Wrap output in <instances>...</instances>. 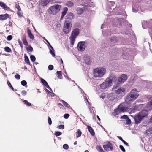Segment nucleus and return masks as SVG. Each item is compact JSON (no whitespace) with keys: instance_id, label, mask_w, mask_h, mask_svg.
<instances>
[{"instance_id":"56","label":"nucleus","mask_w":152,"mask_h":152,"mask_svg":"<svg viewBox=\"0 0 152 152\" xmlns=\"http://www.w3.org/2000/svg\"><path fill=\"white\" fill-rule=\"evenodd\" d=\"M18 43H19V45H20V46L21 47V48H22L23 47V45H22L21 42L20 40V39H19L18 40Z\"/></svg>"},{"instance_id":"41","label":"nucleus","mask_w":152,"mask_h":152,"mask_svg":"<svg viewBox=\"0 0 152 152\" xmlns=\"http://www.w3.org/2000/svg\"><path fill=\"white\" fill-rule=\"evenodd\" d=\"M126 124H129L131 123V120L129 119V118L126 120Z\"/></svg>"},{"instance_id":"5","label":"nucleus","mask_w":152,"mask_h":152,"mask_svg":"<svg viewBox=\"0 0 152 152\" xmlns=\"http://www.w3.org/2000/svg\"><path fill=\"white\" fill-rule=\"evenodd\" d=\"M124 103L121 104L118 106L117 109L115 110L114 113L116 115H118L123 112H126L127 110V107L124 106Z\"/></svg>"},{"instance_id":"37","label":"nucleus","mask_w":152,"mask_h":152,"mask_svg":"<svg viewBox=\"0 0 152 152\" xmlns=\"http://www.w3.org/2000/svg\"><path fill=\"white\" fill-rule=\"evenodd\" d=\"M30 59L33 62H34L36 60V58L33 55L30 56Z\"/></svg>"},{"instance_id":"17","label":"nucleus","mask_w":152,"mask_h":152,"mask_svg":"<svg viewBox=\"0 0 152 152\" xmlns=\"http://www.w3.org/2000/svg\"><path fill=\"white\" fill-rule=\"evenodd\" d=\"M9 16V15L7 14H5L4 15H0V20H3L7 19Z\"/></svg>"},{"instance_id":"28","label":"nucleus","mask_w":152,"mask_h":152,"mask_svg":"<svg viewBox=\"0 0 152 152\" xmlns=\"http://www.w3.org/2000/svg\"><path fill=\"white\" fill-rule=\"evenodd\" d=\"M24 58L25 61L26 63L27 64H28L29 65H30V62H29L28 58L25 54H24Z\"/></svg>"},{"instance_id":"53","label":"nucleus","mask_w":152,"mask_h":152,"mask_svg":"<svg viewBox=\"0 0 152 152\" xmlns=\"http://www.w3.org/2000/svg\"><path fill=\"white\" fill-rule=\"evenodd\" d=\"M44 40H45L46 41V42H47V43H48V44L49 45V46H50V47L51 48H52V50H53V47L49 43V42H48V41H47V40H46L45 38H44Z\"/></svg>"},{"instance_id":"35","label":"nucleus","mask_w":152,"mask_h":152,"mask_svg":"<svg viewBox=\"0 0 152 152\" xmlns=\"http://www.w3.org/2000/svg\"><path fill=\"white\" fill-rule=\"evenodd\" d=\"M41 83L45 86L46 85H47L48 83L43 78H41Z\"/></svg>"},{"instance_id":"1","label":"nucleus","mask_w":152,"mask_h":152,"mask_svg":"<svg viewBox=\"0 0 152 152\" xmlns=\"http://www.w3.org/2000/svg\"><path fill=\"white\" fill-rule=\"evenodd\" d=\"M139 96L138 91L136 89H133L131 91L130 93L127 95L125 99V102L129 104L134 101Z\"/></svg>"},{"instance_id":"49","label":"nucleus","mask_w":152,"mask_h":152,"mask_svg":"<svg viewBox=\"0 0 152 152\" xmlns=\"http://www.w3.org/2000/svg\"><path fill=\"white\" fill-rule=\"evenodd\" d=\"M48 69L49 70H52L53 69V66L52 65H49L48 66Z\"/></svg>"},{"instance_id":"44","label":"nucleus","mask_w":152,"mask_h":152,"mask_svg":"<svg viewBox=\"0 0 152 152\" xmlns=\"http://www.w3.org/2000/svg\"><path fill=\"white\" fill-rule=\"evenodd\" d=\"M63 148L65 149H67L69 148L68 145L67 144H65L63 145Z\"/></svg>"},{"instance_id":"25","label":"nucleus","mask_w":152,"mask_h":152,"mask_svg":"<svg viewBox=\"0 0 152 152\" xmlns=\"http://www.w3.org/2000/svg\"><path fill=\"white\" fill-rule=\"evenodd\" d=\"M143 104H137L135 106L134 108V109L137 110H139L141 109L143 107Z\"/></svg>"},{"instance_id":"39","label":"nucleus","mask_w":152,"mask_h":152,"mask_svg":"<svg viewBox=\"0 0 152 152\" xmlns=\"http://www.w3.org/2000/svg\"><path fill=\"white\" fill-rule=\"evenodd\" d=\"M62 134V133L61 132H56L55 133V135L56 136H58L60 135H61Z\"/></svg>"},{"instance_id":"21","label":"nucleus","mask_w":152,"mask_h":152,"mask_svg":"<svg viewBox=\"0 0 152 152\" xmlns=\"http://www.w3.org/2000/svg\"><path fill=\"white\" fill-rule=\"evenodd\" d=\"M24 45L26 46L28 45V43L26 39V36L25 35H23L22 39Z\"/></svg>"},{"instance_id":"24","label":"nucleus","mask_w":152,"mask_h":152,"mask_svg":"<svg viewBox=\"0 0 152 152\" xmlns=\"http://www.w3.org/2000/svg\"><path fill=\"white\" fill-rule=\"evenodd\" d=\"M76 37L73 36L71 35L69 37V39L70 40L71 44L72 45L75 41V39Z\"/></svg>"},{"instance_id":"14","label":"nucleus","mask_w":152,"mask_h":152,"mask_svg":"<svg viewBox=\"0 0 152 152\" xmlns=\"http://www.w3.org/2000/svg\"><path fill=\"white\" fill-rule=\"evenodd\" d=\"M0 6L5 10L8 11L10 9L3 2L0 1Z\"/></svg>"},{"instance_id":"18","label":"nucleus","mask_w":152,"mask_h":152,"mask_svg":"<svg viewBox=\"0 0 152 152\" xmlns=\"http://www.w3.org/2000/svg\"><path fill=\"white\" fill-rule=\"evenodd\" d=\"M146 107L148 111L152 110V100L148 103Z\"/></svg>"},{"instance_id":"19","label":"nucleus","mask_w":152,"mask_h":152,"mask_svg":"<svg viewBox=\"0 0 152 152\" xmlns=\"http://www.w3.org/2000/svg\"><path fill=\"white\" fill-rule=\"evenodd\" d=\"M68 10L67 7H65L63 9V11L62 12L61 16V19H62L63 18L65 15Z\"/></svg>"},{"instance_id":"27","label":"nucleus","mask_w":152,"mask_h":152,"mask_svg":"<svg viewBox=\"0 0 152 152\" xmlns=\"http://www.w3.org/2000/svg\"><path fill=\"white\" fill-rule=\"evenodd\" d=\"M84 8H77L76 9L77 13L79 15L81 14L83 12Z\"/></svg>"},{"instance_id":"46","label":"nucleus","mask_w":152,"mask_h":152,"mask_svg":"<svg viewBox=\"0 0 152 152\" xmlns=\"http://www.w3.org/2000/svg\"><path fill=\"white\" fill-rule=\"evenodd\" d=\"M15 78L18 80H19L20 79V76L18 74H17L15 76Z\"/></svg>"},{"instance_id":"6","label":"nucleus","mask_w":152,"mask_h":152,"mask_svg":"<svg viewBox=\"0 0 152 152\" xmlns=\"http://www.w3.org/2000/svg\"><path fill=\"white\" fill-rule=\"evenodd\" d=\"M72 24L70 21H68L67 20H65L63 28V32L65 34H67L71 31Z\"/></svg>"},{"instance_id":"4","label":"nucleus","mask_w":152,"mask_h":152,"mask_svg":"<svg viewBox=\"0 0 152 152\" xmlns=\"http://www.w3.org/2000/svg\"><path fill=\"white\" fill-rule=\"evenodd\" d=\"M112 79L110 77L107 79L105 81L102 83L100 85L101 88L103 89H105L111 86L112 85Z\"/></svg>"},{"instance_id":"3","label":"nucleus","mask_w":152,"mask_h":152,"mask_svg":"<svg viewBox=\"0 0 152 152\" xmlns=\"http://www.w3.org/2000/svg\"><path fill=\"white\" fill-rule=\"evenodd\" d=\"M61 8V5H56L50 7L48 10L49 13L55 15L57 13Z\"/></svg>"},{"instance_id":"59","label":"nucleus","mask_w":152,"mask_h":152,"mask_svg":"<svg viewBox=\"0 0 152 152\" xmlns=\"http://www.w3.org/2000/svg\"><path fill=\"white\" fill-rule=\"evenodd\" d=\"M21 93L22 94L24 95H25L26 94V92L24 90L23 91H22Z\"/></svg>"},{"instance_id":"58","label":"nucleus","mask_w":152,"mask_h":152,"mask_svg":"<svg viewBox=\"0 0 152 152\" xmlns=\"http://www.w3.org/2000/svg\"><path fill=\"white\" fill-rule=\"evenodd\" d=\"M46 87H47L48 88L50 89L51 91H52V90L50 88L49 86L48 85V84H47V85L45 86Z\"/></svg>"},{"instance_id":"54","label":"nucleus","mask_w":152,"mask_h":152,"mask_svg":"<svg viewBox=\"0 0 152 152\" xmlns=\"http://www.w3.org/2000/svg\"><path fill=\"white\" fill-rule=\"evenodd\" d=\"M58 127L59 129H63L64 128V125H61L58 126Z\"/></svg>"},{"instance_id":"60","label":"nucleus","mask_w":152,"mask_h":152,"mask_svg":"<svg viewBox=\"0 0 152 152\" xmlns=\"http://www.w3.org/2000/svg\"><path fill=\"white\" fill-rule=\"evenodd\" d=\"M117 137L121 141H122L124 140L122 139V137L120 136H117Z\"/></svg>"},{"instance_id":"16","label":"nucleus","mask_w":152,"mask_h":152,"mask_svg":"<svg viewBox=\"0 0 152 152\" xmlns=\"http://www.w3.org/2000/svg\"><path fill=\"white\" fill-rule=\"evenodd\" d=\"M79 34V30L77 28H76L74 30L72 33L71 35L76 37Z\"/></svg>"},{"instance_id":"2","label":"nucleus","mask_w":152,"mask_h":152,"mask_svg":"<svg viewBox=\"0 0 152 152\" xmlns=\"http://www.w3.org/2000/svg\"><path fill=\"white\" fill-rule=\"evenodd\" d=\"M106 72L105 69L102 67H99L95 69L94 72V75L95 77H102Z\"/></svg>"},{"instance_id":"26","label":"nucleus","mask_w":152,"mask_h":152,"mask_svg":"<svg viewBox=\"0 0 152 152\" xmlns=\"http://www.w3.org/2000/svg\"><path fill=\"white\" fill-rule=\"evenodd\" d=\"M73 5V2L71 1H68L66 3V5L69 7H72Z\"/></svg>"},{"instance_id":"34","label":"nucleus","mask_w":152,"mask_h":152,"mask_svg":"<svg viewBox=\"0 0 152 152\" xmlns=\"http://www.w3.org/2000/svg\"><path fill=\"white\" fill-rule=\"evenodd\" d=\"M23 102L24 104H26L27 106H29L31 105V104L28 102L27 100H23Z\"/></svg>"},{"instance_id":"42","label":"nucleus","mask_w":152,"mask_h":152,"mask_svg":"<svg viewBox=\"0 0 152 152\" xmlns=\"http://www.w3.org/2000/svg\"><path fill=\"white\" fill-rule=\"evenodd\" d=\"M119 148L123 152H125V150L123 146L120 145L119 146Z\"/></svg>"},{"instance_id":"22","label":"nucleus","mask_w":152,"mask_h":152,"mask_svg":"<svg viewBox=\"0 0 152 152\" xmlns=\"http://www.w3.org/2000/svg\"><path fill=\"white\" fill-rule=\"evenodd\" d=\"M28 34L29 37L31 39H33L34 38V36L31 33V30L28 28Z\"/></svg>"},{"instance_id":"10","label":"nucleus","mask_w":152,"mask_h":152,"mask_svg":"<svg viewBox=\"0 0 152 152\" xmlns=\"http://www.w3.org/2000/svg\"><path fill=\"white\" fill-rule=\"evenodd\" d=\"M127 79V76L125 74H123L118 78V80L120 83H122L125 81Z\"/></svg>"},{"instance_id":"23","label":"nucleus","mask_w":152,"mask_h":152,"mask_svg":"<svg viewBox=\"0 0 152 152\" xmlns=\"http://www.w3.org/2000/svg\"><path fill=\"white\" fill-rule=\"evenodd\" d=\"M108 98L110 100H113L115 98V96L113 93L109 94L107 95Z\"/></svg>"},{"instance_id":"62","label":"nucleus","mask_w":152,"mask_h":152,"mask_svg":"<svg viewBox=\"0 0 152 152\" xmlns=\"http://www.w3.org/2000/svg\"><path fill=\"white\" fill-rule=\"evenodd\" d=\"M58 104L60 108L63 107V105L61 103H58Z\"/></svg>"},{"instance_id":"48","label":"nucleus","mask_w":152,"mask_h":152,"mask_svg":"<svg viewBox=\"0 0 152 152\" xmlns=\"http://www.w3.org/2000/svg\"><path fill=\"white\" fill-rule=\"evenodd\" d=\"M7 84L8 86L10 88L12 89V90H13L14 88L12 86L10 83V82L9 81H7Z\"/></svg>"},{"instance_id":"38","label":"nucleus","mask_w":152,"mask_h":152,"mask_svg":"<svg viewBox=\"0 0 152 152\" xmlns=\"http://www.w3.org/2000/svg\"><path fill=\"white\" fill-rule=\"evenodd\" d=\"M4 49L5 51L7 52H10L11 51V49L8 47H6L4 48Z\"/></svg>"},{"instance_id":"51","label":"nucleus","mask_w":152,"mask_h":152,"mask_svg":"<svg viewBox=\"0 0 152 152\" xmlns=\"http://www.w3.org/2000/svg\"><path fill=\"white\" fill-rule=\"evenodd\" d=\"M21 11H18L17 12V14L20 17H21L22 16V15L21 13L20 12Z\"/></svg>"},{"instance_id":"12","label":"nucleus","mask_w":152,"mask_h":152,"mask_svg":"<svg viewBox=\"0 0 152 152\" xmlns=\"http://www.w3.org/2000/svg\"><path fill=\"white\" fill-rule=\"evenodd\" d=\"M142 118L138 114L134 117L135 123L136 124L140 123Z\"/></svg>"},{"instance_id":"11","label":"nucleus","mask_w":152,"mask_h":152,"mask_svg":"<svg viewBox=\"0 0 152 152\" xmlns=\"http://www.w3.org/2000/svg\"><path fill=\"white\" fill-rule=\"evenodd\" d=\"M84 60L86 63L88 65L90 64L91 63V61L89 56L85 55L84 56Z\"/></svg>"},{"instance_id":"40","label":"nucleus","mask_w":152,"mask_h":152,"mask_svg":"<svg viewBox=\"0 0 152 152\" xmlns=\"http://www.w3.org/2000/svg\"><path fill=\"white\" fill-rule=\"evenodd\" d=\"M27 84L25 80H23L21 82V84L23 86H25Z\"/></svg>"},{"instance_id":"50","label":"nucleus","mask_w":152,"mask_h":152,"mask_svg":"<svg viewBox=\"0 0 152 152\" xmlns=\"http://www.w3.org/2000/svg\"><path fill=\"white\" fill-rule=\"evenodd\" d=\"M12 35H9L7 37V39L8 41H10L12 39Z\"/></svg>"},{"instance_id":"55","label":"nucleus","mask_w":152,"mask_h":152,"mask_svg":"<svg viewBox=\"0 0 152 152\" xmlns=\"http://www.w3.org/2000/svg\"><path fill=\"white\" fill-rule=\"evenodd\" d=\"M128 118V117L126 115H124L122 116V117H121V118H123V119H125L126 120Z\"/></svg>"},{"instance_id":"45","label":"nucleus","mask_w":152,"mask_h":152,"mask_svg":"<svg viewBox=\"0 0 152 152\" xmlns=\"http://www.w3.org/2000/svg\"><path fill=\"white\" fill-rule=\"evenodd\" d=\"M48 122L49 125H50L52 124V122L51 118L49 117H48Z\"/></svg>"},{"instance_id":"13","label":"nucleus","mask_w":152,"mask_h":152,"mask_svg":"<svg viewBox=\"0 0 152 152\" xmlns=\"http://www.w3.org/2000/svg\"><path fill=\"white\" fill-rule=\"evenodd\" d=\"M139 114L142 118L144 117H146L148 115V110H142L140 112Z\"/></svg>"},{"instance_id":"64","label":"nucleus","mask_w":152,"mask_h":152,"mask_svg":"<svg viewBox=\"0 0 152 152\" xmlns=\"http://www.w3.org/2000/svg\"><path fill=\"white\" fill-rule=\"evenodd\" d=\"M150 121L152 123V116H151V118H150Z\"/></svg>"},{"instance_id":"20","label":"nucleus","mask_w":152,"mask_h":152,"mask_svg":"<svg viewBox=\"0 0 152 152\" xmlns=\"http://www.w3.org/2000/svg\"><path fill=\"white\" fill-rule=\"evenodd\" d=\"M87 127L91 134L92 136L94 135L95 133L94 131L93 130L92 128L89 125H88L87 126Z\"/></svg>"},{"instance_id":"8","label":"nucleus","mask_w":152,"mask_h":152,"mask_svg":"<svg viewBox=\"0 0 152 152\" xmlns=\"http://www.w3.org/2000/svg\"><path fill=\"white\" fill-rule=\"evenodd\" d=\"M103 148L105 151H109V149L111 150L113 149V145L110 142L107 141L105 144L103 145Z\"/></svg>"},{"instance_id":"9","label":"nucleus","mask_w":152,"mask_h":152,"mask_svg":"<svg viewBox=\"0 0 152 152\" xmlns=\"http://www.w3.org/2000/svg\"><path fill=\"white\" fill-rule=\"evenodd\" d=\"M86 45L84 42H79L77 45L78 50L81 51H83L85 48Z\"/></svg>"},{"instance_id":"15","label":"nucleus","mask_w":152,"mask_h":152,"mask_svg":"<svg viewBox=\"0 0 152 152\" xmlns=\"http://www.w3.org/2000/svg\"><path fill=\"white\" fill-rule=\"evenodd\" d=\"M74 17V15L72 12H69L68 13L66 16V20H67V19L71 20L73 19Z\"/></svg>"},{"instance_id":"32","label":"nucleus","mask_w":152,"mask_h":152,"mask_svg":"<svg viewBox=\"0 0 152 152\" xmlns=\"http://www.w3.org/2000/svg\"><path fill=\"white\" fill-rule=\"evenodd\" d=\"M26 50L28 52H32L33 50V49L31 46H29L26 48Z\"/></svg>"},{"instance_id":"47","label":"nucleus","mask_w":152,"mask_h":152,"mask_svg":"<svg viewBox=\"0 0 152 152\" xmlns=\"http://www.w3.org/2000/svg\"><path fill=\"white\" fill-rule=\"evenodd\" d=\"M16 8L17 9L18 11H21V8L18 4H16L15 5Z\"/></svg>"},{"instance_id":"57","label":"nucleus","mask_w":152,"mask_h":152,"mask_svg":"<svg viewBox=\"0 0 152 152\" xmlns=\"http://www.w3.org/2000/svg\"><path fill=\"white\" fill-rule=\"evenodd\" d=\"M122 142L125 145H126L127 146H129V144L128 143L126 142L124 140H123Z\"/></svg>"},{"instance_id":"36","label":"nucleus","mask_w":152,"mask_h":152,"mask_svg":"<svg viewBox=\"0 0 152 152\" xmlns=\"http://www.w3.org/2000/svg\"><path fill=\"white\" fill-rule=\"evenodd\" d=\"M146 133L148 134H152V127L146 131Z\"/></svg>"},{"instance_id":"52","label":"nucleus","mask_w":152,"mask_h":152,"mask_svg":"<svg viewBox=\"0 0 152 152\" xmlns=\"http://www.w3.org/2000/svg\"><path fill=\"white\" fill-rule=\"evenodd\" d=\"M69 115L68 114H65L64 115V117L65 119H67L69 117Z\"/></svg>"},{"instance_id":"29","label":"nucleus","mask_w":152,"mask_h":152,"mask_svg":"<svg viewBox=\"0 0 152 152\" xmlns=\"http://www.w3.org/2000/svg\"><path fill=\"white\" fill-rule=\"evenodd\" d=\"M82 134L81 132L79 129L77 130V132H76V137L78 138L80 137Z\"/></svg>"},{"instance_id":"33","label":"nucleus","mask_w":152,"mask_h":152,"mask_svg":"<svg viewBox=\"0 0 152 152\" xmlns=\"http://www.w3.org/2000/svg\"><path fill=\"white\" fill-rule=\"evenodd\" d=\"M61 102L66 107L69 108V105L64 100H62Z\"/></svg>"},{"instance_id":"63","label":"nucleus","mask_w":152,"mask_h":152,"mask_svg":"<svg viewBox=\"0 0 152 152\" xmlns=\"http://www.w3.org/2000/svg\"><path fill=\"white\" fill-rule=\"evenodd\" d=\"M97 118H98V120H99V121H100V118L97 115Z\"/></svg>"},{"instance_id":"43","label":"nucleus","mask_w":152,"mask_h":152,"mask_svg":"<svg viewBox=\"0 0 152 152\" xmlns=\"http://www.w3.org/2000/svg\"><path fill=\"white\" fill-rule=\"evenodd\" d=\"M50 52L53 56H55V54L54 52V50H53L51 48V49L50 50Z\"/></svg>"},{"instance_id":"7","label":"nucleus","mask_w":152,"mask_h":152,"mask_svg":"<svg viewBox=\"0 0 152 152\" xmlns=\"http://www.w3.org/2000/svg\"><path fill=\"white\" fill-rule=\"evenodd\" d=\"M125 89L121 87L115 91L116 95L117 97H120L123 96L125 94Z\"/></svg>"},{"instance_id":"30","label":"nucleus","mask_w":152,"mask_h":152,"mask_svg":"<svg viewBox=\"0 0 152 152\" xmlns=\"http://www.w3.org/2000/svg\"><path fill=\"white\" fill-rule=\"evenodd\" d=\"M57 74L58 75V78L61 79L62 78V77L61 75V72L60 71H57L56 72Z\"/></svg>"},{"instance_id":"61","label":"nucleus","mask_w":152,"mask_h":152,"mask_svg":"<svg viewBox=\"0 0 152 152\" xmlns=\"http://www.w3.org/2000/svg\"><path fill=\"white\" fill-rule=\"evenodd\" d=\"M45 91L47 92L48 94H51V93L50 91H49L48 90V89H47L46 88H45Z\"/></svg>"},{"instance_id":"31","label":"nucleus","mask_w":152,"mask_h":152,"mask_svg":"<svg viewBox=\"0 0 152 152\" xmlns=\"http://www.w3.org/2000/svg\"><path fill=\"white\" fill-rule=\"evenodd\" d=\"M96 149L99 152H102L104 151L102 147L100 146H97L96 147Z\"/></svg>"}]
</instances>
